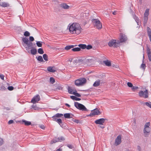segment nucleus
Segmentation results:
<instances>
[{
    "instance_id": "1",
    "label": "nucleus",
    "mask_w": 151,
    "mask_h": 151,
    "mask_svg": "<svg viewBox=\"0 0 151 151\" xmlns=\"http://www.w3.org/2000/svg\"><path fill=\"white\" fill-rule=\"evenodd\" d=\"M70 32L72 34L78 35L81 32L82 29L79 24L78 23H73L69 27Z\"/></svg>"
},
{
    "instance_id": "2",
    "label": "nucleus",
    "mask_w": 151,
    "mask_h": 151,
    "mask_svg": "<svg viewBox=\"0 0 151 151\" xmlns=\"http://www.w3.org/2000/svg\"><path fill=\"white\" fill-rule=\"evenodd\" d=\"M95 60V59L94 58L89 59H85L84 60H78L77 61L76 63H85L88 65H90L91 64L93 63L94 62Z\"/></svg>"
},
{
    "instance_id": "3",
    "label": "nucleus",
    "mask_w": 151,
    "mask_h": 151,
    "mask_svg": "<svg viewBox=\"0 0 151 151\" xmlns=\"http://www.w3.org/2000/svg\"><path fill=\"white\" fill-rule=\"evenodd\" d=\"M108 45L110 47H117L120 45L119 42L118 40H111L110 41Z\"/></svg>"
},
{
    "instance_id": "4",
    "label": "nucleus",
    "mask_w": 151,
    "mask_h": 151,
    "mask_svg": "<svg viewBox=\"0 0 151 151\" xmlns=\"http://www.w3.org/2000/svg\"><path fill=\"white\" fill-rule=\"evenodd\" d=\"M92 22L95 27L98 29H101L102 27V24L98 19H91Z\"/></svg>"
},
{
    "instance_id": "5",
    "label": "nucleus",
    "mask_w": 151,
    "mask_h": 151,
    "mask_svg": "<svg viewBox=\"0 0 151 151\" xmlns=\"http://www.w3.org/2000/svg\"><path fill=\"white\" fill-rule=\"evenodd\" d=\"M22 41L24 44H26L27 47H26L25 48L27 50H28L31 47H32L33 43L29 41L28 39L26 37H23L22 39Z\"/></svg>"
},
{
    "instance_id": "6",
    "label": "nucleus",
    "mask_w": 151,
    "mask_h": 151,
    "mask_svg": "<svg viewBox=\"0 0 151 151\" xmlns=\"http://www.w3.org/2000/svg\"><path fill=\"white\" fill-rule=\"evenodd\" d=\"M87 80L85 78H79L75 81V84L77 86H82L86 82Z\"/></svg>"
},
{
    "instance_id": "7",
    "label": "nucleus",
    "mask_w": 151,
    "mask_h": 151,
    "mask_svg": "<svg viewBox=\"0 0 151 151\" xmlns=\"http://www.w3.org/2000/svg\"><path fill=\"white\" fill-rule=\"evenodd\" d=\"M94 122L97 125H98V127L102 129L104 128V118L97 119Z\"/></svg>"
},
{
    "instance_id": "8",
    "label": "nucleus",
    "mask_w": 151,
    "mask_h": 151,
    "mask_svg": "<svg viewBox=\"0 0 151 151\" xmlns=\"http://www.w3.org/2000/svg\"><path fill=\"white\" fill-rule=\"evenodd\" d=\"M75 106L78 109L84 111H87L88 110L83 105L77 102L74 103Z\"/></svg>"
},
{
    "instance_id": "9",
    "label": "nucleus",
    "mask_w": 151,
    "mask_h": 151,
    "mask_svg": "<svg viewBox=\"0 0 151 151\" xmlns=\"http://www.w3.org/2000/svg\"><path fill=\"white\" fill-rule=\"evenodd\" d=\"M100 114V111L97 109H95L91 111V113L87 116H93L95 115H98Z\"/></svg>"
},
{
    "instance_id": "10",
    "label": "nucleus",
    "mask_w": 151,
    "mask_h": 151,
    "mask_svg": "<svg viewBox=\"0 0 151 151\" xmlns=\"http://www.w3.org/2000/svg\"><path fill=\"white\" fill-rule=\"evenodd\" d=\"M148 91L146 89L145 91H140L139 93V96L140 97H143L146 99L148 97Z\"/></svg>"
},
{
    "instance_id": "11",
    "label": "nucleus",
    "mask_w": 151,
    "mask_h": 151,
    "mask_svg": "<svg viewBox=\"0 0 151 151\" xmlns=\"http://www.w3.org/2000/svg\"><path fill=\"white\" fill-rule=\"evenodd\" d=\"M127 40V38L126 36L122 34H120V37L119 40H118L119 42V44L121 43L125 42Z\"/></svg>"
},
{
    "instance_id": "12",
    "label": "nucleus",
    "mask_w": 151,
    "mask_h": 151,
    "mask_svg": "<svg viewBox=\"0 0 151 151\" xmlns=\"http://www.w3.org/2000/svg\"><path fill=\"white\" fill-rule=\"evenodd\" d=\"M122 142V135H119L118 136L115 140V145L117 146L120 144Z\"/></svg>"
},
{
    "instance_id": "13",
    "label": "nucleus",
    "mask_w": 151,
    "mask_h": 151,
    "mask_svg": "<svg viewBox=\"0 0 151 151\" xmlns=\"http://www.w3.org/2000/svg\"><path fill=\"white\" fill-rule=\"evenodd\" d=\"M40 96L37 94L36 96H34L31 101V102L33 104H35L36 102H37L40 100Z\"/></svg>"
},
{
    "instance_id": "14",
    "label": "nucleus",
    "mask_w": 151,
    "mask_h": 151,
    "mask_svg": "<svg viewBox=\"0 0 151 151\" xmlns=\"http://www.w3.org/2000/svg\"><path fill=\"white\" fill-rule=\"evenodd\" d=\"M150 128H144L143 130V132L144 136L145 137H148L150 134Z\"/></svg>"
},
{
    "instance_id": "15",
    "label": "nucleus",
    "mask_w": 151,
    "mask_h": 151,
    "mask_svg": "<svg viewBox=\"0 0 151 151\" xmlns=\"http://www.w3.org/2000/svg\"><path fill=\"white\" fill-rule=\"evenodd\" d=\"M59 6L61 8L65 9H68L70 8V7L66 3H63L59 4Z\"/></svg>"
},
{
    "instance_id": "16",
    "label": "nucleus",
    "mask_w": 151,
    "mask_h": 151,
    "mask_svg": "<svg viewBox=\"0 0 151 151\" xmlns=\"http://www.w3.org/2000/svg\"><path fill=\"white\" fill-rule=\"evenodd\" d=\"M147 53L148 55V59L150 61H151V50L147 47Z\"/></svg>"
},
{
    "instance_id": "17",
    "label": "nucleus",
    "mask_w": 151,
    "mask_h": 151,
    "mask_svg": "<svg viewBox=\"0 0 151 151\" xmlns=\"http://www.w3.org/2000/svg\"><path fill=\"white\" fill-rule=\"evenodd\" d=\"M147 29L148 36L151 42V29L148 27H147Z\"/></svg>"
},
{
    "instance_id": "18",
    "label": "nucleus",
    "mask_w": 151,
    "mask_h": 151,
    "mask_svg": "<svg viewBox=\"0 0 151 151\" xmlns=\"http://www.w3.org/2000/svg\"><path fill=\"white\" fill-rule=\"evenodd\" d=\"M32 49L30 50V53L32 55H35L37 53V49L33 47H31Z\"/></svg>"
},
{
    "instance_id": "19",
    "label": "nucleus",
    "mask_w": 151,
    "mask_h": 151,
    "mask_svg": "<svg viewBox=\"0 0 151 151\" xmlns=\"http://www.w3.org/2000/svg\"><path fill=\"white\" fill-rule=\"evenodd\" d=\"M0 5L4 7H6L9 6V4L5 2L1 3H0Z\"/></svg>"
},
{
    "instance_id": "20",
    "label": "nucleus",
    "mask_w": 151,
    "mask_h": 151,
    "mask_svg": "<svg viewBox=\"0 0 151 151\" xmlns=\"http://www.w3.org/2000/svg\"><path fill=\"white\" fill-rule=\"evenodd\" d=\"M104 64L106 66L108 67L111 66V63L110 61L108 60H104Z\"/></svg>"
},
{
    "instance_id": "21",
    "label": "nucleus",
    "mask_w": 151,
    "mask_h": 151,
    "mask_svg": "<svg viewBox=\"0 0 151 151\" xmlns=\"http://www.w3.org/2000/svg\"><path fill=\"white\" fill-rule=\"evenodd\" d=\"M141 103V102H140ZM141 104H143V105H145L147 106H148L149 108H151V102H145L144 103L143 102H141Z\"/></svg>"
},
{
    "instance_id": "22",
    "label": "nucleus",
    "mask_w": 151,
    "mask_h": 151,
    "mask_svg": "<svg viewBox=\"0 0 151 151\" xmlns=\"http://www.w3.org/2000/svg\"><path fill=\"white\" fill-rule=\"evenodd\" d=\"M53 67L51 66L47 68V70L51 72H54L56 71V70L53 69Z\"/></svg>"
},
{
    "instance_id": "23",
    "label": "nucleus",
    "mask_w": 151,
    "mask_h": 151,
    "mask_svg": "<svg viewBox=\"0 0 151 151\" xmlns=\"http://www.w3.org/2000/svg\"><path fill=\"white\" fill-rule=\"evenodd\" d=\"M75 46L74 45H68L65 47V49L67 50H68L70 49L73 48Z\"/></svg>"
},
{
    "instance_id": "24",
    "label": "nucleus",
    "mask_w": 151,
    "mask_h": 151,
    "mask_svg": "<svg viewBox=\"0 0 151 151\" xmlns=\"http://www.w3.org/2000/svg\"><path fill=\"white\" fill-rule=\"evenodd\" d=\"M100 83V80H98L96 81L93 84V86L94 87H97L99 85Z\"/></svg>"
},
{
    "instance_id": "25",
    "label": "nucleus",
    "mask_w": 151,
    "mask_h": 151,
    "mask_svg": "<svg viewBox=\"0 0 151 151\" xmlns=\"http://www.w3.org/2000/svg\"><path fill=\"white\" fill-rule=\"evenodd\" d=\"M70 113H66L64 115V117L65 118L69 119L72 118V116H70Z\"/></svg>"
},
{
    "instance_id": "26",
    "label": "nucleus",
    "mask_w": 151,
    "mask_h": 151,
    "mask_svg": "<svg viewBox=\"0 0 151 151\" xmlns=\"http://www.w3.org/2000/svg\"><path fill=\"white\" fill-rule=\"evenodd\" d=\"M70 98L73 100L76 101H80L81 100V99L79 98H77L74 96H70Z\"/></svg>"
},
{
    "instance_id": "27",
    "label": "nucleus",
    "mask_w": 151,
    "mask_h": 151,
    "mask_svg": "<svg viewBox=\"0 0 151 151\" xmlns=\"http://www.w3.org/2000/svg\"><path fill=\"white\" fill-rule=\"evenodd\" d=\"M22 121L24 123L25 125L27 126L31 124V122L27 121L24 120H23Z\"/></svg>"
},
{
    "instance_id": "28",
    "label": "nucleus",
    "mask_w": 151,
    "mask_h": 151,
    "mask_svg": "<svg viewBox=\"0 0 151 151\" xmlns=\"http://www.w3.org/2000/svg\"><path fill=\"white\" fill-rule=\"evenodd\" d=\"M36 58H37V60L40 62H44V60L42 58L41 56H39L37 57H36Z\"/></svg>"
},
{
    "instance_id": "29",
    "label": "nucleus",
    "mask_w": 151,
    "mask_h": 151,
    "mask_svg": "<svg viewBox=\"0 0 151 151\" xmlns=\"http://www.w3.org/2000/svg\"><path fill=\"white\" fill-rule=\"evenodd\" d=\"M55 139L56 140V141H57V142L59 141H61L64 140L65 139L64 137H58L56 139Z\"/></svg>"
},
{
    "instance_id": "30",
    "label": "nucleus",
    "mask_w": 151,
    "mask_h": 151,
    "mask_svg": "<svg viewBox=\"0 0 151 151\" xmlns=\"http://www.w3.org/2000/svg\"><path fill=\"white\" fill-rule=\"evenodd\" d=\"M78 46L79 47L81 48L82 49H85L86 48V45L85 44H80L78 45Z\"/></svg>"
},
{
    "instance_id": "31",
    "label": "nucleus",
    "mask_w": 151,
    "mask_h": 151,
    "mask_svg": "<svg viewBox=\"0 0 151 151\" xmlns=\"http://www.w3.org/2000/svg\"><path fill=\"white\" fill-rule=\"evenodd\" d=\"M81 49L79 47H77L72 49L71 50L74 52H77L80 51Z\"/></svg>"
},
{
    "instance_id": "32",
    "label": "nucleus",
    "mask_w": 151,
    "mask_h": 151,
    "mask_svg": "<svg viewBox=\"0 0 151 151\" xmlns=\"http://www.w3.org/2000/svg\"><path fill=\"white\" fill-rule=\"evenodd\" d=\"M73 94L78 97H81V96L80 94L77 93V91L76 90H75V91H74Z\"/></svg>"
},
{
    "instance_id": "33",
    "label": "nucleus",
    "mask_w": 151,
    "mask_h": 151,
    "mask_svg": "<svg viewBox=\"0 0 151 151\" xmlns=\"http://www.w3.org/2000/svg\"><path fill=\"white\" fill-rule=\"evenodd\" d=\"M149 14V9H147L146 10L144 14V16L145 17H147L148 16Z\"/></svg>"
},
{
    "instance_id": "34",
    "label": "nucleus",
    "mask_w": 151,
    "mask_h": 151,
    "mask_svg": "<svg viewBox=\"0 0 151 151\" xmlns=\"http://www.w3.org/2000/svg\"><path fill=\"white\" fill-rule=\"evenodd\" d=\"M68 92L69 93L73 94L74 91H73V88L70 87H68Z\"/></svg>"
},
{
    "instance_id": "35",
    "label": "nucleus",
    "mask_w": 151,
    "mask_h": 151,
    "mask_svg": "<svg viewBox=\"0 0 151 151\" xmlns=\"http://www.w3.org/2000/svg\"><path fill=\"white\" fill-rule=\"evenodd\" d=\"M43 57L45 61H47L48 60V56L46 54H44L43 55Z\"/></svg>"
},
{
    "instance_id": "36",
    "label": "nucleus",
    "mask_w": 151,
    "mask_h": 151,
    "mask_svg": "<svg viewBox=\"0 0 151 151\" xmlns=\"http://www.w3.org/2000/svg\"><path fill=\"white\" fill-rule=\"evenodd\" d=\"M38 53H40V54H43L44 53V52L43 50V49L41 48H40L38 49Z\"/></svg>"
},
{
    "instance_id": "37",
    "label": "nucleus",
    "mask_w": 151,
    "mask_h": 151,
    "mask_svg": "<svg viewBox=\"0 0 151 151\" xmlns=\"http://www.w3.org/2000/svg\"><path fill=\"white\" fill-rule=\"evenodd\" d=\"M42 42L37 41L36 42V45L38 47H41L42 46Z\"/></svg>"
},
{
    "instance_id": "38",
    "label": "nucleus",
    "mask_w": 151,
    "mask_h": 151,
    "mask_svg": "<svg viewBox=\"0 0 151 151\" xmlns=\"http://www.w3.org/2000/svg\"><path fill=\"white\" fill-rule=\"evenodd\" d=\"M24 35L25 37H29L30 35V33L28 31H26L24 32Z\"/></svg>"
},
{
    "instance_id": "39",
    "label": "nucleus",
    "mask_w": 151,
    "mask_h": 151,
    "mask_svg": "<svg viewBox=\"0 0 151 151\" xmlns=\"http://www.w3.org/2000/svg\"><path fill=\"white\" fill-rule=\"evenodd\" d=\"M32 107L34 110H38L39 109V108L37 107L36 105H32Z\"/></svg>"
},
{
    "instance_id": "40",
    "label": "nucleus",
    "mask_w": 151,
    "mask_h": 151,
    "mask_svg": "<svg viewBox=\"0 0 151 151\" xmlns=\"http://www.w3.org/2000/svg\"><path fill=\"white\" fill-rule=\"evenodd\" d=\"M55 80L52 77H50V82L52 84L54 83L55 82Z\"/></svg>"
},
{
    "instance_id": "41",
    "label": "nucleus",
    "mask_w": 151,
    "mask_h": 151,
    "mask_svg": "<svg viewBox=\"0 0 151 151\" xmlns=\"http://www.w3.org/2000/svg\"><path fill=\"white\" fill-rule=\"evenodd\" d=\"M0 90L2 91H5L6 89V88L2 85L1 86H0Z\"/></svg>"
},
{
    "instance_id": "42",
    "label": "nucleus",
    "mask_w": 151,
    "mask_h": 151,
    "mask_svg": "<svg viewBox=\"0 0 151 151\" xmlns=\"http://www.w3.org/2000/svg\"><path fill=\"white\" fill-rule=\"evenodd\" d=\"M150 126V123L149 122L146 123L145 126L144 128H150L149 126Z\"/></svg>"
},
{
    "instance_id": "43",
    "label": "nucleus",
    "mask_w": 151,
    "mask_h": 151,
    "mask_svg": "<svg viewBox=\"0 0 151 151\" xmlns=\"http://www.w3.org/2000/svg\"><path fill=\"white\" fill-rule=\"evenodd\" d=\"M56 89H58L59 90H62V88L60 86L58 85H56Z\"/></svg>"
},
{
    "instance_id": "44",
    "label": "nucleus",
    "mask_w": 151,
    "mask_h": 151,
    "mask_svg": "<svg viewBox=\"0 0 151 151\" xmlns=\"http://www.w3.org/2000/svg\"><path fill=\"white\" fill-rule=\"evenodd\" d=\"M67 146L70 149H72L74 148V146L72 144H68Z\"/></svg>"
},
{
    "instance_id": "45",
    "label": "nucleus",
    "mask_w": 151,
    "mask_h": 151,
    "mask_svg": "<svg viewBox=\"0 0 151 151\" xmlns=\"http://www.w3.org/2000/svg\"><path fill=\"white\" fill-rule=\"evenodd\" d=\"M57 122L60 125L62 123V120L60 119H58L56 120Z\"/></svg>"
},
{
    "instance_id": "46",
    "label": "nucleus",
    "mask_w": 151,
    "mask_h": 151,
    "mask_svg": "<svg viewBox=\"0 0 151 151\" xmlns=\"http://www.w3.org/2000/svg\"><path fill=\"white\" fill-rule=\"evenodd\" d=\"M55 116L57 117H60L63 116V115L61 114L57 113L55 114Z\"/></svg>"
},
{
    "instance_id": "47",
    "label": "nucleus",
    "mask_w": 151,
    "mask_h": 151,
    "mask_svg": "<svg viewBox=\"0 0 151 151\" xmlns=\"http://www.w3.org/2000/svg\"><path fill=\"white\" fill-rule=\"evenodd\" d=\"M92 48V46L91 45H88L87 46L86 45V48L87 50H89L91 49Z\"/></svg>"
},
{
    "instance_id": "48",
    "label": "nucleus",
    "mask_w": 151,
    "mask_h": 151,
    "mask_svg": "<svg viewBox=\"0 0 151 151\" xmlns=\"http://www.w3.org/2000/svg\"><path fill=\"white\" fill-rule=\"evenodd\" d=\"M127 85L128 87L130 88H132L133 86L132 84L130 82H128L127 83Z\"/></svg>"
},
{
    "instance_id": "49",
    "label": "nucleus",
    "mask_w": 151,
    "mask_h": 151,
    "mask_svg": "<svg viewBox=\"0 0 151 151\" xmlns=\"http://www.w3.org/2000/svg\"><path fill=\"white\" fill-rule=\"evenodd\" d=\"M138 88V87L137 86H132V89L133 91H135V90L137 89Z\"/></svg>"
},
{
    "instance_id": "50",
    "label": "nucleus",
    "mask_w": 151,
    "mask_h": 151,
    "mask_svg": "<svg viewBox=\"0 0 151 151\" xmlns=\"http://www.w3.org/2000/svg\"><path fill=\"white\" fill-rule=\"evenodd\" d=\"M7 88L9 91H12L14 89V87L12 86H9Z\"/></svg>"
},
{
    "instance_id": "51",
    "label": "nucleus",
    "mask_w": 151,
    "mask_h": 151,
    "mask_svg": "<svg viewBox=\"0 0 151 151\" xmlns=\"http://www.w3.org/2000/svg\"><path fill=\"white\" fill-rule=\"evenodd\" d=\"M146 65L145 64L142 63L141 65V68L144 69L145 68Z\"/></svg>"
},
{
    "instance_id": "52",
    "label": "nucleus",
    "mask_w": 151,
    "mask_h": 151,
    "mask_svg": "<svg viewBox=\"0 0 151 151\" xmlns=\"http://www.w3.org/2000/svg\"><path fill=\"white\" fill-rule=\"evenodd\" d=\"M29 40L30 42H32L34 40V37L32 36H30L29 37Z\"/></svg>"
},
{
    "instance_id": "53",
    "label": "nucleus",
    "mask_w": 151,
    "mask_h": 151,
    "mask_svg": "<svg viewBox=\"0 0 151 151\" xmlns=\"http://www.w3.org/2000/svg\"><path fill=\"white\" fill-rule=\"evenodd\" d=\"M148 19V17L144 16V22H147Z\"/></svg>"
},
{
    "instance_id": "54",
    "label": "nucleus",
    "mask_w": 151,
    "mask_h": 151,
    "mask_svg": "<svg viewBox=\"0 0 151 151\" xmlns=\"http://www.w3.org/2000/svg\"><path fill=\"white\" fill-rule=\"evenodd\" d=\"M72 120L74 122L76 123H79V120H78L75 119H72Z\"/></svg>"
},
{
    "instance_id": "55",
    "label": "nucleus",
    "mask_w": 151,
    "mask_h": 151,
    "mask_svg": "<svg viewBox=\"0 0 151 151\" xmlns=\"http://www.w3.org/2000/svg\"><path fill=\"white\" fill-rule=\"evenodd\" d=\"M57 142V141H56V140L55 139H53L51 142V144H52L54 143H55Z\"/></svg>"
},
{
    "instance_id": "56",
    "label": "nucleus",
    "mask_w": 151,
    "mask_h": 151,
    "mask_svg": "<svg viewBox=\"0 0 151 151\" xmlns=\"http://www.w3.org/2000/svg\"><path fill=\"white\" fill-rule=\"evenodd\" d=\"M4 76L2 74H0V77L1 78L2 80H4Z\"/></svg>"
},
{
    "instance_id": "57",
    "label": "nucleus",
    "mask_w": 151,
    "mask_h": 151,
    "mask_svg": "<svg viewBox=\"0 0 151 151\" xmlns=\"http://www.w3.org/2000/svg\"><path fill=\"white\" fill-rule=\"evenodd\" d=\"M57 116H55V115H54L52 117V118H53V120L54 121H56V120H57Z\"/></svg>"
},
{
    "instance_id": "58",
    "label": "nucleus",
    "mask_w": 151,
    "mask_h": 151,
    "mask_svg": "<svg viewBox=\"0 0 151 151\" xmlns=\"http://www.w3.org/2000/svg\"><path fill=\"white\" fill-rule=\"evenodd\" d=\"M135 21L137 24L138 25H139V19L137 17L135 19Z\"/></svg>"
},
{
    "instance_id": "59",
    "label": "nucleus",
    "mask_w": 151,
    "mask_h": 151,
    "mask_svg": "<svg viewBox=\"0 0 151 151\" xmlns=\"http://www.w3.org/2000/svg\"><path fill=\"white\" fill-rule=\"evenodd\" d=\"M14 122V121L12 120H9L8 122L9 124H12Z\"/></svg>"
},
{
    "instance_id": "60",
    "label": "nucleus",
    "mask_w": 151,
    "mask_h": 151,
    "mask_svg": "<svg viewBox=\"0 0 151 151\" xmlns=\"http://www.w3.org/2000/svg\"><path fill=\"white\" fill-rule=\"evenodd\" d=\"M40 127L41 128L43 129H45V127L43 125H41L40 126Z\"/></svg>"
},
{
    "instance_id": "61",
    "label": "nucleus",
    "mask_w": 151,
    "mask_h": 151,
    "mask_svg": "<svg viewBox=\"0 0 151 151\" xmlns=\"http://www.w3.org/2000/svg\"><path fill=\"white\" fill-rule=\"evenodd\" d=\"M112 66L114 67V68H118L119 67L117 65H115L114 64H113L112 65Z\"/></svg>"
},
{
    "instance_id": "62",
    "label": "nucleus",
    "mask_w": 151,
    "mask_h": 151,
    "mask_svg": "<svg viewBox=\"0 0 151 151\" xmlns=\"http://www.w3.org/2000/svg\"><path fill=\"white\" fill-rule=\"evenodd\" d=\"M3 144V140L0 138V146L1 145Z\"/></svg>"
},
{
    "instance_id": "63",
    "label": "nucleus",
    "mask_w": 151,
    "mask_h": 151,
    "mask_svg": "<svg viewBox=\"0 0 151 151\" xmlns=\"http://www.w3.org/2000/svg\"><path fill=\"white\" fill-rule=\"evenodd\" d=\"M65 105L66 106H67L68 107H70V106L68 104L66 103L65 104Z\"/></svg>"
},
{
    "instance_id": "64",
    "label": "nucleus",
    "mask_w": 151,
    "mask_h": 151,
    "mask_svg": "<svg viewBox=\"0 0 151 151\" xmlns=\"http://www.w3.org/2000/svg\"><path fill=\"white\" fill-rule=\"evenodd\" d=\"M116 11H114L113 13H112V14H113L114 15H115L116 14Z\"/></svg>"
}]
</instances>
